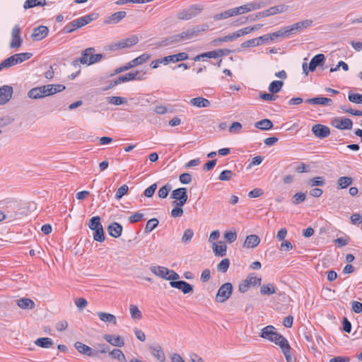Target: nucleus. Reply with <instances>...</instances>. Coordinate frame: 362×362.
Masks as SVG:
<instances>
[{
    "mask_svg": "<svg viewBox=\"0 0 362 362\" xmlns=\"http://www.w3.org/2000/svg\"><path fill=\"white\" fill-rule=\"evenodd\" d=\"M17 305L22 309H33L35 303L30 298H23L17 300Z\"/></svg>",
    "mask_w": 362,
    "mask_h": 362,
    "instance_id": "36",
    "label": "nucleus"
},
{
    "mask_svg": "<svg viewBox=\"0 0 362 362\" xmlns=\"http://www.w3.org/2000/svg\"><path fill=\"white\" fill-rule=\"evenodd\" d=\"M21 28L19 25H16L11 32V40L10 42L11 48H18L22 45L23 39L21 37Z\"/></svg>",
    "mask_w": 362,
    "mask_h": 362,
    "instance_id": "13",
    "label": "nucleus"
},
{
    "mask_svg": "<svg viewBox=\"0 0 362 362\" xmlns=\"http://www.w3.org/2000/svg\"><path fill=\"white\" fill-rule=\"evenodd\" d=\"M170 62H177L185 60L188 58V54L186 52H180L176 54L169 55Z\"/></svg>",
    "mask_w": 362,
    "mask_h": 362,
    "instance_id": "55",
    "label": "nucleus"
},
{
    "mask_svg": "<svg viewBox=\"0 0 362 362\" xmlns=\"http://www.w3.org/2000/svg\"><path fill=\"white\" fill-rule=\"evenodd\" d=\"M288 8V6L285 4H279L278 6L270 7L269 8L263 11L258 12V16H260V18H262L275 14L282 13L286 11Z\"/></svg>",
    "mask_w": 362,
    "mask_h": 362,
    "instance_id": "12",
    "label": "nucleus"
},
{
    "mask_svg": "<svg viewBox=\"0 0 362 362\" xmlns=\"http://www.w3.org/2000/svg\"><path fill=\"white\" fill-rule=\"evenodd\" d=\"M103 338L112 346L122 347L124 345V341L119 336H115L113 334H105Z\"/></svg>",
    "mask_w": 362,
    "mask_h": 362,
    "instance_id": "23",
    "label": "nucleus"
},
{
    "mask_svg": "<svg viewBox=\"0 0 362 362\" xmlns=\"http://www.w3.org/2000/svg\"><path fill=\"white\" fill-rule=\"evenodd\" d=\"M212 248L215 255L218 257L226 256L227 245L224 242L219 241L218 244L214 243Z\"/></svg>",
    "mask_w": 362,
    "mask_h": 362,
    "instance_id": "27",
    "label": "nucleus"
},
{
    "mask_svg": "<svg viewBox=\"0 0 362 362\" xmlns=\"http://www.w3.org/2000/svg\"><path fill=\"white\" fill-rule=\"evenodd\" d=\"M260 292L262 295H272L276 293V289L273 284H264L261 286Z\"/></svg>",
    "mask_w": 362,
    "mask_h": 362,
    "instance_id": "53",
    "label": "nucleus"
},
{
    "mask_svg": "<svg viewBox=\"0 0 362 362\" xmlns=\"http://www.w3.org/2000/svg\"><path fill=\"white\" fill-rule=\"evenodd\" d=\"M284 86L282 81H273L269 86V91L273 94L279 93Z\"/></svg>",
    "mask_w": 362,
    "mask_h": 362,
    "instance_id": "43",
    "label": "nucleus"
},
{
    "mask_svg": "<svg viewBox=\"0 0 362 362\" xmlns=\"http://www.w3.org/2000/svg\"><path fill=\"white\" fill-rule=\"evenodd\" d=\"M107 103L114 105H119L124 104L127 102L125 98L120 96H110L106 98Z\"/></svg>",
    "mask_w": 362,
    "mask_h": 362,
    "instance_id": "45",
    "label": "nucleus"
},
{
    "mask_svg": "<svg viewBox=\"0 0 362 362\" xmlns=\"http://www.w3.org/2000/svg\"><path fill=\"white\" fill-rule=\"evenodd\" d=\"M33 56L30 52L15 54L0 63V68H9L29 59Z\"/></svg>",
    "mask_w": 362,
    "mask_h": 362,
    "instance_id": "6",
    "label": "nucleus"
},
{
    "mask_svg": "<svg viewBox=\"0 0 362 362\" xmlns=\"http://www.w3.org/2000/svg\"><path fill=\"white\" fill-rule=\"evenodd\" d=\"M27 95L29 98L33 100L42 99L48 96L45 85L31 88Z\"/></svg>",
    "mask_w": 362,
    "mask_h": 362,
    "instance_id": "14",
    "label": "nucleus"
},
{
    "mask_svg": "<svg viewBox=\"0 0 362 362\" xmlns=\"http://www.w3.org/2000/svg\"><path fill=\"white\" fill-rule=\"evenodd\" d=\"M97 17L98 14L94 13L83 16L67 23L64 27L62 32L64 33H70L76 29L82 28L83 26L90 23L93 21L95 20Z\"/></svg>",
    "mask_w": 362,
    "mask_h": 362,
    "instance_id": "4",
    "label": "nucleus"
},
{
    "mask_svg": "<svg viewBox=\"0 0 362 362\" xmlns=\"http://www.w3.org/2000/svg\"><path fill=\"white\" fill-rule=\"evenodd\" d=\"M129 312L132 319L140 320L142 317V313L135 305H131L129 307Z\"/></svg>",
    "mask_w": 362,
    "mask_h": 362,
    "instance_id": "54",
    "label": "nucleus"
},
{
    "mask_svg": "<svg viewBox=\"0 0 362 362\" xmlns=\"http://www.w3.org/2000/svg\"><path fill=\"white\" fill-rule=\"evenodd\" d=\"M325 60V57L323 54H317L311 59L308 68H317L320 66H322L324 64Z\"/></svg>",
    "mask_w": 362,
    "mask_h": 362,
    "instance_id": "30",
    "label": "nucleus"
},
{
    "mask_svg": "<svg viewBox=\"0 0 362 362\" xmlns=\"http://www.w3.org/2000/svg\"><path fill=\"white\" fill-rule=\"evenodd\" d=\"M272 342L275 343L276 345H279L281 349L285 348L287 349L289 344L288 340L281 334L278 333L274 337V339H271Z\"/></svg>",
    "mask_w": 362,
    "mask_h": 362,
    "instance_id": "33",
    "label": "nucleus"
},
{
    "mask_svg": "<svg viewBox=\"0 0 362 362\" xmlns=\"http://www.w3.org/2000/svg\"><path fill=\"white\" fill-rule=\"evenodd\" d=\"M151 354L159 361L163 362L165 360V356L160 346H151L150 348Z\"/></svg>",
    "mask_w": 362,
    "mask_h": 362,
    "instance_id": "31",
    "label": "nucleus"
},
{
    "mask_svg": "<svg viewBox=\"0 0 362 362\" xmlns=\"http://www.w3.org/2000/svg\"><path fill=\"white\" fill-rule=\"evenodd\" d=\"M180 37V34L173 35L172 36L167 37L165 40H163L162 42V44L164 46L176 45V44L182 42Z\"/></svg>",
    "mask_w": 362,
    "mask_h": 362,
    "instance_id": "44",
    "label": "nucleus"
},
{
    "mask_svg": "<svg viewBox=\"0 0 362 362\" xmlns=\"http://www.w3.org/2000/svg\"><path fill=\"white\" fill-rule=\"evenodd\" d=\"M266 6L265 1L262 0L255 1L247 4L245 5H243L238 7L235 8V11L236 15L243 14L247 12H250L252 11H255L257 9H260Z\"/></svg>",
    "mask_w": 362,
    "mask_h": 362,
    "instance_id": "8",
    "label": "nucleus"
},
{
    "mask_svg": "<svg viewBox=\"0 0 362 362\" xmlns=\"http://www.w3.org/2000/svg\"><path fill=\"white\" fill-rule=\"evenodd\" d=\"M230 265V260L228 258L222 259L217 265V269L222 272H226Z\"/></svg>",
    "mask_w": 362,
    "mask_h": 362,
    "instance_id": "60",
    "label": "nucleus"
},
{
    "mask_svg": "<svg viewBox=\"0 0 362 362\" xmlns=\"http://www.w3.org/2000/svg\"><path fill=\"white\" fill-rule=\"evenodd\" d=\"M173 205L175 206V207L172 209L170 216L173 218L181 217L184 213L183 209H182L183 206H180V205H177V204H173Z\"/></svg>",
    "mask_w": 362,
    "mask_h": 362,
    "instance_id": "57",
    "label": "nucleus"
},
{
    "mask_svg": "<svg viewBox=\"0 0 362 362\" xmlns=\"http://www.w3.org/2000/svg\"><path fill=\"white\" fill-rule=\"evenodd\" d=\"M194 236V231L191 228H187L184 231L182 236V243L185 245L189 243Z\"/></svg>",
    "mask_w": 362,
    "mask_h": 362,
    "instance_id": "48",
    "label": "nucleus"
},
{
    "mask_svg": "<svg viewBox=\"0 0 362 362\" xmlns=\"http://www.w3.org/2000/svg\"><path fill=\"white\" fill-rule=\"evenodd\" d=\"M170 59H170L169 56H167L154 60L151 64V68H158L160 64L168 65L169 63H170Z\"/></svg>",
    "mask_w": 362,
    "mask_h": 362,
    "instance_id": "52",
    "label": "nucleus"
},
{
    "mask_svg": "<svg viewBox=\"0 0 362 362\" xmlns=\"http://www.w3.org/2000/svg\"><path fill=\"white\" fill-rule=\"evenodd\" d=\"M107 230L111 237L117 238L122 235L123 227L117 222H112L107 226Z\"/></svg>",
    "mask_w": 362,
    "mask_h": 362,
    "instance_id": "21",
    "label": "nucleus"
},
{
    "mask_svg": "<svg viewBox=\"0 0 362 362\" xmlns=\"http://www.w3.org/2000/svg\"><path fill=\"white\" fill-rule=\"evenodd\" d=\"M234 16H236V13L235 11V8H233L226 10L223 12H221L220 13L216 14L214 16V19L215 21H219V20H222V19H226V18H228Z\"/></svg>",
    "mask_w": 362,
    "mask_h": 362,
    "instance_id": "39",
    "label": "nucleus"
},
{
    "mask_svg": "<svg viewBox=\"0 0 362 362\" xmlns=\"http://www.w3.org/2000/svg\"><path fill=\"white\" fill-rule=\"evenodd\" d=\"M260 243V238L257 235H247L244 242L243 246L246 248H254Z\"/></svg>",
    "mask_w": 362,
    "mask_h": 362,
    "instance_id": "25",
    "label": "nucleus"
},
{
    "mask_svg": "<svg viewBox=\"0 0 362 362\" xmlns=\"http://www.w3.org/2000/svg\"><path fill=\"white\" fill-rule=\"evenodd\" d=\"M35 344L40 347L47 349L53 345V341L49 337H41L37 339Z\"/></svg>",
    "mask_w": 362,
    "mask_h": 362,
    "instance_id": "41",
    "label": "nucleus"
},
{
    "mask_svg": "<svg viewBox=\"0 0 362 362\" xmlns=\"http://www.w3.org/2000/svg\"><path fill=\"white\" fill-rule=\"evenodd\" d=\"M246 280L250 286L260 285L262 279L254 276L253 274H249L246 278Z\"/></svg>",
    "mask_w": 362,
    "mask_h": 362,
    "instance_id": "61",
    "label": "nucleus"
},
{
    "mask_svg": "<svg viewBox=\"0 0 362 362\" xmlns=\"http://www.w3.org/2000/svg\"><path fill=\"white\" fill-rule=\"evenodd\" d=\"M308 185L310 187L323 186L325 185V179L322 177H315L311 178L308 181Z\"/></svg>",
    "mask_w": 362,
    "mask_h": 362,
    "instance_id": "56",
    "label": "nucleus"
},
{
    "mask_svg": "<svg viewBox=\"0 0 362 362\" xmlns=\"http://www.w3.org/2000/svg\"><path fill=\"white\" fill-rule=\"evenodd\" d=\"M97 315L103 322L112 323L113 325L117 324L116 317L112 314L104 312H98Z\"/></svg>",
    "mask_w": 362,
    "mask_h": 362,
    "instance_id": "34",
    "label": "nucleus"
},
{
    "mask_svg": "<svg viewBox=\"0 0 362 362\" xmlns=\"http://www.w3.org/2000/svg\"><path fill=\"white\" fill-rule=\"evenodd\" d=\"M47 89V95L48 96L60 93L65 90L66 87L63 84H47L45 85Z\"/></svg>",
    "mask_w": 362,
    "mask_h": 362,
    "instance_id": "29",
    "label": "nucleus"
},
{
    "mask_svg": "<svg viewBox=\"0 0 362 362\" xmlns=\"http://www.w3.org/2000/svg\"><path fill=\"white\" fill-rule=\"evenodd\" d=\"M127 13L125 11H117L109 16L106 21L107 23H118L122 19L126 16Z\"/></svg>",
    "mask_w": 362,
    "mask_h": 362,
    "instance_id": "32",
    "label": "nucleus"
},
{
    "mask_svg": "<svg viewBox=\"0 0 362 362\" xmlns=\"http://www.w3.org/2000/svg\"><path fill=\"white\" fill-rule=\"evenodd\" d=\"M88 228L94 231L93 238L95 241L103 243L105 240V232L99 216L92 217L88 222Z\"/></svg>",
    "mask_w": 362,
    "mask_h": 362,
    "instance_id": "5",
    "label": "nucleus"
},
{
    "mask_svg": "<svg viewBox=\"0 0 362 362\" xmlns=\"http://www.w3.org/2000/svg\"><path fill=\"white\" fill-rule=\"evenodd\" d=\"M306 198V194L303 192L296 193L292 199V203L294 205H297L303 202Z\"/></svg>",
    "mask_w": 362,
    "mask_h": 362,
    "instance_id": "58",
    "label": "nucleus"
},
{
    "mask_svg": "<svg viewBox=\"0 0 362 362\" xmlns=\"http://www.w3.org/2000/svg\"><path fill=\"white\" fill-rule=\"evenodd\" d=\"M340 109L344 112L349 113V114H351L352 115L359 116V117L362 116V111L361 110H354L352 108H346V107L345 105H341L340 106Z\"/></svg>",
    "mask_w": 362,
    "mask_h": 362,
    "instance_id": "62",
    "label": "nucleus"
},
{
    "mask_svg": "<svg viewBox=\"0 0 362 362\" xmlns=\"http://www.w3.org/2000/svg\"><path fill=\"white\" fill-rule=\"evenodd\" d=\"M170 198L174 199L173 204L184 206L188 199L187 188L180 187L174 189L170 194Z\"/></svg>",
    "mask_w": 362,
    "mask_h": 362,
    "instance_id": "7",
    "label": "nucleus"
},
{
    "mask_svg": "<svg viewBox=\"0 0 362 362\" xmlns=\"http://www.w3.org/2000/svg\"><path fill=\"white\" fill-rule=\"evenodd\" d=\"M331 124L340 130H349L352 129L353 122L349 118L334 117L332 119Z\"/></svg>",
    "mask_w": 362,
    "mask_h": 362,
    "instance_id": "10",
    "label": "nucleus"
},
{
    "mask_svg": "<svg viewBox=\"0 0 362 362\" xmlns=\"http://www.w3.org/2000/svg\"><path fill=\"white\" fill-rule=\"evenodd\" d=\"M95 49L94 47L86 48L82 52L81 57L75 59L71 62V65L75 67L79 66L81 64L90 66L106 58L105 54H95Z\"/></svg>",
    "mask_w": 362,
    "mask_h": 362,
    "instance_id": "1",
    "label": "nucleus"
},
{
    "mask_svg": "<svg viewBox=\"0 0 362 362\" xmlns=\"http://www.w3.org/2000/svg\"><path fill=\"white\" fill-rule=\"evenodd\" d=\"M255 127L260 130H269L273 127V123L269 119H263L257 122Z\"/></svg>",
    "mask_w": 362,
    "mask_h": 362,
    "instance_id": "38",
    "label": "nucleus"
},
{
    "mask_svg": "<svg viewBox=\"0 0 362 362\" xmlns=\"http://www.w3.org/2000/svg\"><path fill=\"white\" fill-rule=\"evenodd\" d=\"M76 349L81 354H83L87 356L90 357H96L98 356V352L97 350L93 349L90 346L80 342L76 341L74 344Z\"/></svg>",
    "mask_w": 362,
    "mask_h": 362,
    "instance_id": "17",
    "label": "nucleus"
},
{
    "mask_svg": "<svg viewBox=\"0 0 362 362\" xmlns=\"http://www.w3.org/2000/svg\"><path fill=\"white\" fill-rule=\"evenodd\" d=\"M233 286L230 283H225L218 288L216 294V300L219 303L226 301L231 296Z\"/></svg>",
    "mask_w": 362,
    "mask_h": 362,
    "instance_id": "9",
    "label": "nucleus"
},
{
    "mask_svg": "<svg viewBox=\"0 0 362 362\" xmlns=\"http://www.w3.org/2000/svg\"><path fill=\"white\" fill-rule=\"evenodd\" d=\"M171 189L172 185L169 183L165 184L164 186L159 189L158 192V197L160 199H165Z\"/></svg>",
    "mask_w": 362,
    "mask_h": 362,
    "instance_id": "46",
    "label": "nucleus"
},
{
    "mask_svg": "<svg viewBox=\"0 0 362 362\" xmlns=\"http://www.w3.org/2000/svg\"><path fill=\"white\" fill-rule=\"evenodd\" d=\"M150 58V55L146 53H144L139 57L134 59L125 65L120 66L119 68H134L136 66L141 65L146 62Z\"/></svg>",
    "mask_w": 362,
    "mask_h": 362,
    "instance_id": "20",
    "label": "nucleus"
},
{
    "mask_svg": "<svg viewBox=\"0 0 362 362\" xmlns=\"http://www.w3.org/2000/svg\"><path fill=\"white\" fill-rule=\"evenodd\" d=\"M170 286L182 291L184 294L189 293L193 291V286L183 280L170 281Z\"/></svg>",
    "mask_w": 362,
    "mask_h": 362,
    "instance_id": "18",
    "label": "nucleus"
},
{
    "mask_svg": "<svg viewBox=\"0 0 362 362\" xmlns=\"http://www.w3.org/2000/svg\"><path fill=\"white\" fill-rule=\"evenodd\" d=\"M306 103L312 104V105H329L332 103V100L328 98L323 97H315L310 99H307L305 101Z\"/></svg>",
    "mask_w": 362,
    "mask_h": 362,
    "instance_id": "28",
    "label": "nucleus"
},
{
    "mask_svg": "<svg viewBox=\"0 0 362 362\" xmlns=\"http://www.w3.org/2000/svg\"><path fill=\"white\" fill-rule=\"evenodd\" d=\"M46 4L45 0H26L24 2L23 8L24 9H28L35 6H44Z\"/></svg>",
    "mask_w": 362,
    "mask_h": 362,
    "instance_id": "42",
    "label": "nucleus"
},
{
    "mask_svg": "<svg viewBox=\"0 0 362 362\" xmlns=\"http://www.w3.org/2000/svg\"><path fill=\"white\" fill-rule=\"evenodd\" d=\"M13 88L9 85L0 87V105L6 104L12 98Z\"/></svg>",
    "mask_w": 362,
    "mask_h": 362,
    "instance_id": "16",
    "label": "nucleus"
},
{
    "mask_svg": "<svg viewBox=\"0 0 362 362\" xmlns=\"http://www.w3.org/2000/svg\"><path fill=\"white\" fill-rule=\"evenodd\" d=\"M232 175L233 172L231 170H224L220 173L218 179L221 181H228L231 179Z\"/></svg>",
    "mask_w": 362,
    "mask_h": 362,
    "instance_id": "63",
    "label": "nucleus"
},
{
    "mask_svg": "<svg viewBox=\"0 0 362 362\" xmlns=\"http://www.w3.org/2000/svg\"><path fill=\"white\" fill-rule=\"evenodd\" d=\"M302 30V28L300 26V24L299 22H297L294 24H293L291 26H287L284 28V33H287L288 35H291L294 34L295 33L298 31H300Z\"/></svg>",
    "mask_w": 362,
    "mask_h": 362,
    "instance_id": "51",
    "label": "nucleus"
},
{
    "mask_svg": "<svg viewBox=\"0 0 362 362\" xmlns=\"http://www.w3.org/2000/svg\"><path fill=\"white\" fill-rule=\"evenodd\" d=\"M109 355L112 358L117 359L120 362L126 361L125 356L120 349H115L109 353Z\"/></svg>",
    "mask_w": 362,
    "mask_h": 362,
    "instance_id": "47",
    "label": "nucleus"
},
{
    "mask_svg": "<svg viewBox=\"0 0 362 362\" xmlns=\"http://www.w3.org/2000/svg\"><path fill=\"white\" fill-rule=\"evenodd\" d=\"M146 74V72L144 71L143 69H136L134 71L127 73L124 75L118 76L116 79L110 81L109 86L104 88V90H108L112 87L118 85L119 83L127 82L132 80H143L145 78Z\"/></svg>",
    "mask_w": 362,
    "mask_h": 362,
    "instance_id": "3",
    "label": "nucleus"
},
{
    "mask_svg": "<svg viewBox=\"0 0 362 362\" xmlns=\"http://www.w3.org/2000/svg\"><path fill=\"white\" fill-rule=\"evenodd\" d=\"M49 29L47 26L40 25L33 29L31 38L35 41H39L47 37Z\"/></svg>",
    "mask_w": 362,
    "mask_h": 362,
    "instance_id": "19",
    "label": "nucleus"
},
{
    "mask_svg": "<svg viewBox=\"0 0 362 362\" xmlns=\"http://www.w3.org/2000/svg\"><path fill=\"white\" fill-rule=\"evenodd\" d=\"M353 179L351 177H340L337 180V189H345L348 187L349 185H351Z\"/></svg>",
    "mask_w": 362,
    "mask_h": 362,
    "instance_id": "40",
    "label": "nucleus"
},
{
    "mask_svg": "<svg viewBox=\"0 0 362 362\" xmlns=\"http://www.w3.org/2000/svg\"><path fill=\"white\" fill-rule=\"evenodd\" d=\"M157 189V185L156 183L150 185L148 188H146L144 192V195L148 198H151L153 196L156 190Z\"/></svg>",
    "mask_w": 362,
    "mask_h": 362,
    "instance_id": "64",
    "label": "nucleus"
},
{
    "mask_svg": "<svg viewBox=\"0 0 362 362\" xmlns=\"http://www.w3.org/2000/svg\"><path fill=\"white\" fill-rule=\"evenodd\" d=\"M129 190V187L127 185H123L116 192L115 199L117 200H119L122 198L124 195H125Z\"/></svg>",
    "mask_w": 362,
    "mask_h": 362,
    "instance_id": "59",
    "label": "nucleus"
},
{
    "mask_svg": "<svg viewBox=\"0 0 362 362\" xmlns=\"http://www.w3.org/2000/svg\"><path fill=\"white\" fill-rule=\"evenodd\" d=\"M313 134L318 139H324L330 134V129L327 126L321 124H317L312 127Z\"/></svg>",
    "mask_w": 362,
    "mask_h": 362,
    "instance_id": "15",
    "label": "nucleus"
},
{
    "mask_svg": "<svg viewBox=\"0 0 362 362\" xmlns=\"http://www.w3.org/2000/svg\"><path fill=\"white\" fill-rule=\"evenodd\" d=\"M138 42L139 39L137 36L132 35L128 38L120 40L119 42V46H120L121 48H126L137 44Z\"/></svg>",
    "mask_w": 362,
    "mask_h": 362,
    "instance_id": "35",
    "label": "nucleus"
},
{
    "mask_svg": "<svg viewBox=\"0 0 362 362\" xmlns=\"http://www.w3.org/2000/svg\"><path fill=\"white\" fill-rule=\"evenodd\" d=\"M348 100L355 104H362V94L350 91L348 93Z\"/></svg>",
    "mask_w": 362,
    "mask_h": 362,
    "instance_id": "50",
    "label": "nucleus"
},
{
    "mask_svg": "<svg viewBox=\"0 0 362 362\" xmlns=\"http://www.w3.org/2000/svg\"><path fill=\"white\" fill-rule=\"evenodd\" d=\"M150 269L155 275L165 279H167L168 275L170 274V269L161 266H153Z\"/></svg>",
    "mask_w": 362,
    "mask_h": 362,
    "instance_id": "26",
    "label": "nucleus"
},
{
    "mask_svg": "<svg viewBox=\"0 0 362 362\" xmlns=\"http://www.w3.org/2000/svg\"><path fill=\"white\" fill-rule=\"evenodd\" d=\"M275 329H276L274 326L267 325L262 329L259 336L260 337L271 341V339H274V337L277 334V332H275Z\"/></svg>",
    "mask_w": 362,
    "mask_h": 362,
    "instance_id": "24",
    "label": "nucleus"
},
{
    "mask_svg": "<svg viewBox=\"0 0 362 362\" xmlns=\"http://www.w3.org/2000/svg\"><path fill=\"white\" fill-rule=\"evenodd\" d=\"M190 103L197 107H207L210 105L209 100L202 97L191 99Z\"/></svg>",
    "mask_w": 362,
    "mask_h": 362,
    "instance_id": "37",
    "label": "nucleus"
},
{
    "mask_svg": "<svg viewBox=\"0 0 362 362\" xmlns=\"http://www.w3.org/2000/svg\"><path fill=\"white\" fill-rule=\"evenodd\" d=\"M231 52L229 49H219L213 51H210L208 52H205L204 54H199L194 58V61H205V59H213L214 61L211 63H209L206 65H204V68L206 66H209L210 65L218 66L220 67L222 65L223 59H219L222 56H227Z\"/></svg>",
    "mask_w": 362,
    "mask_h": 362,
    "instance_id": "2",
    "label": "nucleus"
},
{
    "mask_svg": "<svg viewBox=\"0 0 362 362\" xmlns=\"http://www.w3.org/2000/svg\"><path fill=\"white\" fill-rule=\"evenodd\" d=\"M197 13L194 6H191L188 9H183L177 13V18L180 20H189L196 16Z\"/></svg>",
    "mask_w": 362,
    "mask_h": 362,
    "instance_id": "22",
    "label": "nucleus"
},
{
    "mask_svg": "<svg viewBox=\"0 0 362 362\" xmlns=\"http://www.w3.org/2000/svg\"><path fill=\"white\" fill-rule=\"evenodd\" d=\"M327 68H349L348 64L339 60V56L337 52H332L327 59Z\"/></svg>",
    "mask_w": 362,
    "mask_h": 362,
    "instance_id": "11",
    "label": "nucleus"
},
{
    "mask_svg": "<svg viewBox=\"0 0 362 362\" xmlns=\"http://www.w3.org/2000/svg\"><path fill=\"white\" fill-rule=\"evenodd\" d=\"M158 223H159L158 220L156 218H153L148 220L145 226L144 233H148L151 231H152L153 229H155L158 226Z\"/></svg>",
    "mask_w": 362,
    "mask_h": 362,
    "instance_id": "49",
    "label": "nucleus"
}]
</instances>
